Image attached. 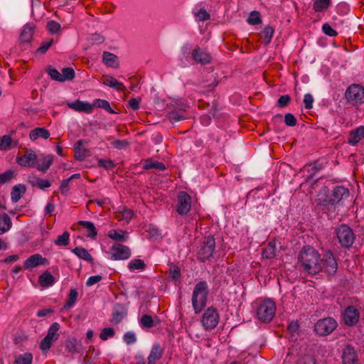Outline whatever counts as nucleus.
<instances>
[{
	"label": "nucleus",
	"mask_w": 364,
	"mask_h": 364,
	"mask_svg": "<svg viewBox=\"0 0 364 364\" xmlns=\"http://www.w3.org/2000/svg\"><path fill=\"white\" fill-rule=\"evenodd\" d=\"M299 264L309 274H316L321 271L320 255L311 246H305L299 255Z\"/></svg>",
	"instance_id": "1"
},
{
	"label": "nucleus",
	"mask_w": 364,
	"mask_h": 364,
	"mask_svg": "<svg viewBox=\"0 0 364 364\" xmlns=\"http://www.w3.org/2000/svg\"><path fill=\"white\" fill-rule=\"evenodd\" d=\"M209 288L207 282L201 281L195 285L192 294V306L196 314H199L205 307Z\"/></svg>",
	"instance_id": "2"
},
{
	"label": "nucleus",
	"mask_w": 364,
	"mask_h": 364,
	"mask_svg": "<svg viewBox=\"0 0 364 364\" xmlns=\"http://www.w3.org/2000/svg\"><path fill=\"white\" fill-rule=\"evenodd\" d=\"M215 241L212 235L204 238L203 241L197 247L196 258L200 262L210 260L215 252Z\"/></svg>",
	"instance_id": "3"
},
{
	"label": "nucleus",
	"mask_w": 364,
	"mask_h": 364,
	"mask_svg": "<svg viewBox=\"0 0 364 364\" xmlns=\"http://www.w3.org/2000/svg\"><path fill=\"white\" fill-rule=\"evenodd\" d=\"M275 311V303L271 299H264L257 307V318L263 323H269L273 318Z\"/></svg>",
	"instance_id": "4"
},
{
	"label": "nucleus",
	"mask_w": 364,
	"mask_h": 364,
	"mask_svg": "<svg viewBox=\"0 0 364 364\" xmlns=\"http://www.w3.org/2000/svg\"><path fill=\"white\" fill-rule=\"evenodd\" d=\"M336 234L338 242L343 247H350L355 240L353 230L346 224L339 225L336 230Z\"/></svg>",
	"instance_id": "5"
},
{
	"label": "nucleus",
	"mask_w": 364,
	"mask_h": 364,
	"mask_svg": "<svg viewBox=\"0 0 364 364\" xmlns=\"http://www.w3.org/2000/svg\"><path fill=\"white\" fill-rule=\"evenodd\" d=\"M338 326L337 321L332 317L318 320L314 326V331L319 336L330 335Z\"/></svg>",
	"instance_id": "6"
},
{
	"label": "nucleus",
	"mask_w": 364,
	"mask_h": 364,
	"mask_svg": "<svg viewBox=\"0 0 364 364\" xmlns=\"http://www.w3.org/2000/svg\"><path fill=\"white\" fill-rule=\"evenodd\" d=\"M219 313L216 308L210 306L207 308L203 312L200 322L202 326L205 331L214 329L219 323Z\"/></svg>",
	"instance_id": "7"
},
{
	"label": "nucleus",
	"mask_w": 364,
	"mask_h": 364,
	"mask_svg": "<svg viewBox=\"0 0 364 364\" xmlns=\"http://www.w3.org/2000/svg\"><path fill=\"white\" fill-rule=\"evenodd\" d=\"M321 271L324 272L329 279L332 278L338 269L336 258L331 251H328L320 257Z\"/></svg>",
	"instance_id": "8"
},
{
	"label": "nucleus",
	"mask_w": 364,
	"mask_h": 364,
	"mask_svg": "<svg viewBox=\"0 0 364 364\" xmlns=\"http://www.w3.org/2000/svg\"><path fill=\"white\" fill-rule=\"evenodd\" d=\"M345 97L347 101L353 105L364 103V87L360 85L353 84L348 87Z\"/></svg>",
	"instance_id": "9"
},
{
	"label": "nucleus",
	"mask_w": 364,
	"mask_h": 364,
	"mask_svg": "<svg viewBox=\"0 0 364 364\" xmlns=\"http://www.w3.org/2000/svg\"><path fill=\"white\" fill-rule=\"evenodd\" d=\"M111 258L114 260L127 259L131 256L130 249L120 243H115L110 249Z\"/></svg>",
	"instance_id": "10"
},
{
	"label": "nucleus",
	"mask_w": 364,
	"mask_h": 364,
	"mask_svg": "<svg viewBox=\"0 0 364 364\" xmlns=\"http://www.w3.org/2000/svg\"><path fill=\"white\" fill-rule=\"evenodd\" d=\"M360 311L354 306H348L343 314V320L348 326H355L359 321Z\"/></svg>",
	"instance_id": "11"
},
{
	"label": "nucleus",
	"mask_w": 364,
	"mask_h": 364,
	"mask_svg": "<svg viewBox=\"0 0 364 364\" xmlns=\"http://www.w3.org/2000/svg\"><path fill=\"white\" fill-rule=\"evenodd\" d=\"M37 161V155L35 152L29 149H26L25 154L22 156L18 155L16 162L18 165L25 167L36 166Z\"/></svg>",
	"instance_id": "12"
},
{
	"label": "nucleus",
	"mask_w": 364,
	"mask_h": 364,
	"mask_svg": "<svg viewBox=\"0 0 364 364\" xmlns=\"http://www.w3.org/2000/svg\"><path fill=\"white\" fill-rule=\"evenodd\" d=\"M191 208V197L185 191H181L178 196L177 213L179 215H186Z\"/></svg>",
	"instance_id": "13"
},
{
	"label": "nucleus",
	"mask_w": 364,
	"mask_h": 364,
	"mask_svg": "<svg viewBox=\"0 0 364 364\" xmlns=\"http://www.w3.org/2000/svg\"><path fill=\"white\" fill-rule=\"evenodd\" d=\"M332 203L329 195L319 196L316 200V208L324 213H328L330 211L335 212L336 205Z\"/></svg>",
	"instance_id": "14"
},
{
	"label": "nucleus",
	"mask_w": 364,
	"mask_h": 364,
	"mask_svg": "<svg viewBox=\"0 0 364 364\" xmlns=\"http://www.w3.org/2000/svg\"><path fill=\"white\" fill-rule=\"evenodd\" d=\"M75 158L78 161H83L90 156V149L87 148L86 140H79L74 146Z\"/></svg>",
	"instance_id": "15"
},
{
	"label": "nucleus",
	"mask_w": 364,
	"mask_h": 364,
	"mask_svg": "<svg viewBox=\"0 0 364 364\" xmlns=\"http://www.w3.org/2000/svg\"><path fill=\"white\" fill-rule=\"evenodd\" d=\"M193 59L201 65H206L210 63L212 60L211 55L206 50L200 48L197 46L192 52Z\"/></svg>",
	"instance_id": "16"
},
{
	"label": "nucleus",
	"mask_w": 364,
	"mask_h": 364,
	"mask_svg": "<svg viewBox=\"0 0 364 364\" xmlns=\"http://www.w3.org/2000/svg\"><path fill=\"white\" fill-rule=\"evenodd\" d=\"M343 364H355L358 361V355L355 348L350 345L346 346L343 350Z\"/></svg>",
	"instance_id": "17"
},
{
	"label": "nucleus",
	"mask_w": 364,
	"mask_h": 364,
	"mask_svg": "<svg viewBox=\"0 0 364 364\" xmlns=\"http://www.w3.org/2000/svg\"><path fill=\"white\" fill-rule=\"evenodd\" d=\"M350 195L349 190L344 186H338L334 188L330 196L332 203L338 204L342 199L347 198Z\"/></svg>",
	"instance_id": "18"
},
{
	"label": "nucleus",
	"mask_w": 364,
	"mask_h": 364,
	"mask_svg": "<svg viewBox=\"0 0 364 364\" xmlns=\"http://www.w3.org/2000/svg\"><path fill=\"white\" fill-rule=\"evenodd\" d=\"M36 26L33 23L26 24L20 34L21 43H30L32 41Z\"/></svg>",
	"instance_id": "19"
},
{
	"label": "nucleus",
	"mask_w": 364,
	"mask_h": 364,
	"mask_svg": "<svg viewBox=\"0 0 364 364\" xmlns=\"http://www.w3.org/2000/svg\"><path fill=\"white\" fill-rule=\"evenodd\" d=\"M66 105L71 109L77 111V112H83L85 113H91L93 109V107L91 104L87 102H82L79 100H75V102H66Z\"/></svg>",
	"instance_id": "20"
},
{
	"label": "nucleus",
	"mask_w": 364,
	"mask_h": 364,
	"mask_svg": "<svg viewBox=\"0 0 364 364\" xmlns=\"http://www.w3.org/2000/svg\"><path fill=\"white\" fill-rule=\"evenodd\" d=\"M48 262L47 259L43 257L39 254H35L29 257L23 263L25 269H31L38 267L41 264H45Z\"/></svg>",
	"instance_id": "21"
},
{
	"label": "nucleus",
	"mask_w": 364,
	"mask_h": 364,
	"mask_svg": "<svg viewBox=\"0 0 364 364\" xmlns=\"http://www.w3.org/2000/svg\"><path fill=\"white\" fill-rule=\"evenodd\" d=\"M164 349L159 343H156L153 346L150 354L148 357L149 364H155L156 362L160 360L163 355Z\"/></svg>",
	"instance_id": "22"
},
{
	"label": "nucleus",
	"mask_w": 364,
	"mask_h": 364,
	"mask_svg": "<svg viewBox=\"0 0 364 364\" xmlns=\"http://www.w3.org/2000/svg\"><path fill=\"white\" fill-rule=\"evenodd\" d=\"M102 62L107 67L117 68L119 67L118 58L116 55L105 51L102 55Z\"/></svg>",
	"instance_id": "23"
},
{
	"label": "nucleus",
	"mask_w": 364,
	"mask_h": 364,
	"mask_svg": "<svg viewBox=\"0 0 364 364\" xmlns=\"http://www.w3.org/2000/svg\"><path fill=\"white\" fill-rule=\"evenodd\" d=\"M277 252L276 241H271L262 250V257L265 259H272L276 257Z\"/></svg>",
	"instance_id": "24"
},
{
	"label": "nucleus",
	"mask_w": 364,
	"mask_h": 364,
	"mask_svg": "<svg viewBox=\"0 0 364 364\" xmlns=\"http://www.w3.org/2000/svg\"><path fill=\"white\" fill-rule=\"evenodd\" d=\"M103 84L114 88L117 91H122L125 89V86L122 82H118L114 77L110 75L103 76Z\"/></svg>",
	"instance_id": "25"
},
{
	"label": "nucleus",
	"mask_w": 364,
	"mask_h": 364,
	"mask_svg": "<svg viewBox=\"0 0 364 364\" xmlns=\"http://www.w3.org/2000/svg\"><path fill=\"white\" fill-rule=\"evenodd\" d=\"M26 188L23 184H18L12 188L11 193V200L14 203H17L22 196L26 193Z\"/></svg>",
	"instance_id": "26"
},
{
	"label": "nucleus",
	"mask_w": 364,
	"mask_h": 364,
	"mask_svg": "<svg viewBox=\"0 0 364 364\" xmlns=\"http://www.w3.org/2000/svg\"><path fill=\"white\" fill-rule=\"evenodd\" d=\"M55 281V277L48 271H46L38 277V283L42 287L52 286Z\"/></svg>",
	"instance_id": "27"
},
{
	"label": "nucleus",
	"mask_w": 364,
	"mask_h": 364,
	"mask_svg": "<svg viewBox=\"0 0 364 364\" xmlns=\"http://www.w3.org/2000/svg\"><path fill=\"white\" fill-rule=\"evenodd\" d=\"M65 346L66 350L71 353H78L82 348L80 341H77L76 338L67 340Z\"/></svg>",
	"instance_id": "28"
},
{
	"label": "nucleus",
	"mask_w": 364,
	"mask_h": 364,
	"mask_svg": "<svg viewBox=\"0 0 364 364\" xmlns=\"http://www.w3.org/2000/svg\"><path fill=\"white\" fill-rule=\"evenodd\" d=\"M28 182L32 186H36L42 190L49 188L51 186L49 181L36 176H30L28 178Z\"/></svg>",
	"instance_id": "29"
},
{
	"label": "nucleus",
	"mask_w": 364,
	"mask_h": 364,
	"mask_svg": "<svg viewBox=\"0 0 364 364\" xmlns=\"http://www.w3.org/2000/svg\"><path fill=\"white\" fill-rule=\"evenodd\" d=\"M77 224L80 226L84 227L87 230V236L92 239H95L97 235V230L95 228L93 223L90 221H78Z\"/></svg>",
	"instance_id": "30"
},
{
	"label": "nucleus",
	"mask_w": 364,
	"mask_h": 364,
	"mask_svg": "<svg viewBox=\"0 0 364 364\" xmlns=\"http://www.w3.org/2000/svg\"><path fill=\"white\" fill-rule=\"evenodd\" d=\"M20 132L28 134L29 136H50V132L44 127H36L28 132L27 128L24 126V129Z\"/></svg>",
	"instance_id": "31"
},
{
	"label": "nucleus",
	"mask_w": 364,
	"mask_h": 364,
	"mask_svg": "<svg viewBox=\"0 0 364 364\" xmlns=\"http://www.w3.org/2000/svg\"><path fill=\"white\" fill-rule=\"evenodd\" d=\"M168 117L171 122H176L187 118V113L183 109H175L168 113Z\"/></svg>",
	"instance_id": "32"
},
{
	"label": "nucleus",
	"mask_w": 364,
	"mask_h": 364,
	"mask_svg": "<svg viewBox=\"0 0 364 364\" xmlns=\"http://www.w3.org/2000/svg\"><path fill=\"white\" fill-rule=\"evenodd\" d=\"M11 227V220L6 213L0 214V235L7 232Z\"/></svg>",
	"instance_id": "33"
},
{
	"label": "nucleus",
	"mask_w": 364,
	"mask_h": 364,
	"mask_svg": "<svg viewBox=\"0 0 364 364\" xmlns=\"http://www.w3.org/2000/svg\"><path fill=\"white\" fill-rule=\"evenodd\" d=\"M72 252L74 254H75L79 258L86 260L90 263L93 262L92 257L85 248L77 247L73 249Z\"/></svg>",
	"instance_id": "34"
},
{
	"label": "nucleus",
	"mask_w": 364,
	"mask_h": 364,
	"mask_svg": "<svg viewBox=\"0 0 364 364\" xmlns=\"http://www.w3.org/2000/svg\"><path fill=\"white\" fill-rule=\"evenodd\" d=\"M18 144V141L13 138H0V150H9Z\"/></svg>",
	"instance_id": "35"
},
{
	"label": "nucleus",
	"mask_w": 364,
	"mask_h": 364,
	"mask_svg": "<svg viewBox=\"0 0 364 364\" xmlns=\"http://www.w3.org/2000/svg\"><path fill=\"white\" fill-rule=\"evenodd\" d=\"M144 169L149 170L151 168H155L159 171H164L166 169L165 165L162 162L153 161L151 159H148L145 160L144 165Z\"/></svg>",
	"instance_id": "36"
},
{
	"label": "nucleus",
	"mask_w": 364,
	"mask_h": 364,
	"mask_svg": "<svg viewBox=\"0 0 364 364\" xmlns=\"http://www.w3.org/2000/svg\"><path fill=\"white\" fill-rule=\"evenodd\" d=\"M77 296H78V292H77V289H71L69 292L67 301L63 306V309L68 310V309H70L71 307H73L77 301Z\"/></svg>",
	"instance_id": "37"
},
{
	"label": "nucleus",
	"mask_w": 364,
	"mask_h": 364,
	"mask_svg": "<svg viewBox=\"0 0 364 364\" xmlns=\"http://www.w3.org/2000/svg\"><path fill=\"white\" fill-rule=\"evenodd\" d=\"M122 306L120 304H116L114 308V311L112 313V317L110 321L112 325H117L120 323L124 317L122 313L120 311L122 309Z\"/></svg>",
	"instance_id": "38"
},
{
	"label": "nucleus",
	"mask_w": 364,
	"mask_h": 364,
	"mask_svg": "<svg viewBox=\"0 0 364 364\" xmlns=\"http://www.w3.org/2000/svg\"><path fill=\"white\" fill-rule=\"evenodd\" d=\"M130 143L126 139H111L109 148L116 149H125L129 147Z\"/></svg>",
	"instance_id": "39"
},
{
	"label": "nucleus",
	"mask_w": 364,
	"mask_h": 364,
	"mask_svg": "<svg viewBox=\"0 0 364 364\" xmlns=\"http://www.w3.org/2000/svg\"><path fill=\"white\" fill-rule=\"evenodd\" d=\"M33 355L31 353H26L16 357L14 364H32Z\"/></svg>",
	"instance_id": "40"
},
{
	"label": "nucleus",
	"mask_w": 364,
	"mask_h": 364,
	"mask_svg": "<svg viewBox=\"0 0 364 364\" xmlns=\"http://www.w3.org/2000/svg\"><path fill=\"white\" fill-rule=\"evenodd\" d=\"M97 166L107 171H112L116 167L117 164L111 159H97Z\"/></svg>",
	"instance_id": "41"
},
{
	"label": "nucleus",
	"mask_w": 364,
	"mask_h": 364,
	"mask_svg": "<svg viewBox=\"0 0 364 364\" xmlns=\"http://www.w3.org/2000/svg\"><path fill=\"white\" fill-rule=\"evenodd\" d=\"M108 236L117 241L124 242L127 239V236L125 235V232L122 230H110L108 232Z\"/></svg>",
	"instance_id": "42"
},
{
	"label": "nucleus",
	"mask_w": 364,
	"mask_h": 364,
	"mask_svg": "<svg viewBox=\"0 0 364 364\" xmlns=\"http://www.w3.org/2000/svg\"><path fill=\"white\" fill-rule=\"evenodd\" d=\"M128 267L130 271L144 270L146 268V264L142 259H134L129 262Z\"/></svg>",
	"instance_id": "43"
},
{
	"label": "nucleus",
	"mask_w": 364,
	"mask_h": 364,
	"mask_svg": "<svg viewBox=\"0 0 364 364\" xmlns=\"http://www.w3.org/2000/svg\"><path fill=\"white\" fill-rule=\"evenodd\" d=\"M274 33V30L271 26H267L264 28L262 34L264 37L263 43L264 45H268L271 42Z\"/></svg>",
	"instance_id": "44"
},
{
	"label": "nucleus",
	"mask_w": 364,
	"mask_h": 364,
	"mask_svg": "<svg viewBox=\"0 0 364 364\" xmlns=\"http://www.w3.org/2000/svg\"><path fill=\"white\" fill-rule=\"evenodd\" d=\"M75 76V71L72 68H65L62 69V73H60V82L65 80H72Z\"/></svg>",
	"instance_id": "45"
},
{
	"label": "nucleus",
	"mask_w": 364,
	"mask_h": 364,
	"mask_svg": "<svg viewBox=\"0 0 364 364\" xmlns=\"http://www.w3.org/2000/svg\"><path fill=\"white\" fill-rule=\"evenodd\" d=\"M60 329V324L57 322L53 323L49 328L46 336L52 340L57 341L59 338L58 331Z\"/></svg>",
	"instance_id": "46"
},
{
	"label": "nucleus",
	"mask_w": 364,
	"mask_h": 364,
	"mask_svg": "<svg viewBox=\"0 0 364 364\" xmlns=\"http://www.w3.org/2000/svg\"><path fill=\"white\" fill-rule=\"evenodd\" d=\"M331 4V0H316L313 4V9L316 12H321L327 9Z\"/></svg>",
	"instance_id": "47"
},
{
	"label": "nucleus",
	"mask_w": 364,
	"mask_h": 364,
	"mask_svg": "<svg viewBox=\"0 0 364 364\" xmlns=\"http://www.w3.org/2000/svg\"><path fill=\"white\" fill-rule=\"evenodd\" d=\"M53 161V158L52 156L48 155V156H43L42 164L38 165L36 166V168L38 171H41L42 172H46L51 166Z\"/></svg>",
	"instance_id": "48"
},
{
	"label": "nucleus",
	"mask_w": 364,
	"mask_h": 364,
	"mask_svg": "<svg viewBox=\"0 0 364 364\" xmlns=\"http://www.w3.org/2000/svg\"><path fill=\"white\" fill-rule=\"evenodd\" d=\"M69 242L70 233L65 231L62 235L58 236L57 239L54 241V243L58 246H67L69 244Z\"/></svg>",
	"instance_id": "49"
},
{
	"label": "nucleus",
	"mask_w": 364,
	"mask_h": 364,
	"mask_svg": "<svg viewBox=\"0 0 364 364\" xmlns=\"http://www.w3.org/2000/svg\"><path fill=\"white\" fill-rule=\"evenodd\" d=\"M93 106L99 108H102L109 113H114V111L111 108L109 102L105 100H95L93 102Z\"/></svg>",
	"instance_id": "50"
},
{
	"label": "nucleus",
	"mask_w": 364,
	"mask_h": 364,
	"mask_svg": "<svg viewBox=\"0 0 364 364\" xmlns=\"http://www.w3.org/2000/svg\"><path fill=\"white\" fill-rule=\"evenodd\" d=\"M15 176V172L11 169L7 170L3 173H0V184L10 182Z\"/></svg>",
	"instance_id": "51"
},
{
	"label": "nucleus",
	"mask_w": 364,
	"mask_h": 364,
	"mask_svg": "<svg viewBox=\"0 0 364 364\" xmlns=\"http://www.w3.org/2000/svg\"><path fill=\"white\" fill-rule=\"evenodd\" d=\"M247 22L250 25H258L262 23L261 16L259 11H253L250 13L247 19Z\"/></svg>",
	"instance_id": "52"
},
{
	"label": "nucleus",
	"mask_w": 364,
	"mask_h": 364,
	"mask_svg": "<svg viewBox=\"0 0 364 364\" xmlns=\"http://www.w3.org/2000/svg\"><path fill=\"white\" fill-rule=\"evenodd\" d=\"M60 24L53 20L48 21L46 23V29L51 34L57 33L60 31Z\"/></svg>",
	"instance_id": "53"
},
{
	"label": "nucleus",
	"mask_w": 364,
	"mask_h": 364,
	"mask_svg": "<svg viewBox=\"0 0 364 364\" xmlns=\"http://www.w3.org/2000/svg\"><path fill=\"white\" fill-rule=\"evenodd\" d=\"M141 325L147 328H151L155 326L152 317L149 315H143L140 318Z\"/></svg>",
	"instance_id": "54"
},
{
	"label": "nucleus",
	"mask_w": 364,
	"mask_h": 364,
	"mask_svg": "<svg viewBox=\"0 0 364 364\" xmlns=\"http://www.w3.org/2000/svg\"><path fill=\"white\" fill-rule=\"evenodd\" d=\"M55 341L50 339L48 336H46V337L42 339L40 343V348L43 352H47L50 348L52 346L53 343Z\"/></svg>",
	"instance_id": "55"
},
{
	"label": "nucleus",
	"mask_w": 364,
	"mask_h": 364,
	"mask_svg": "<svg viewBox=\"0 0 364 364\" xmlns=\"http://www.w3.org/2000/svg\"><path fill=\"white\" fill-rule=\"evenodd\" d=\"M46 72L52 80L60 82V73H59L55 68L49 65L46 69Z\"/></svg>",
	"instance_id": "56"
},
{
	"label": "nucleus",
	"mask_w": 364,
	"mask_h": 364,
	"mask_svg": "<svg viewBox=\"0 0 364 364\" xmlns=\"http://www.w3.org/2000/svg\"><path fill=\"white\" fill-rule=\"evenodd\" d=\"M291 100V97L289 95H282L277 100V105L279 108H284L288 106Z\"/></svg>",
	"instance_id": "57"
},
{
	"label": "nucleus",
	"mask_w": 364,
	"mask_h": 364,
	"mask_svg": "<svg viewBox=\"0 0 364 364\" xmlns=\"http://www.w3.org/2000/svg\"><path fill=\"white\" fill-rule=\"evenodd\" d=\"M114 336V331L112 328H104L100 335V338L102 341H106L109 337H113Z\"/></svg>",
	"instance_id": "58"
},
{
	"label": "nucleus",
	"mask_w": 364,
	"mask_h": 364,
	"mask_svg": "<svg viewBox=\"0 0 364 364\" xmlns=\"http://www.w3.org/2000/svg\"><path fill=\"white\" fill-rule=\"evenodd\" d=\"M296 364H317L316 358L309 355L301 357Z\"/></svg>",
	"instance_id": "59"
},
{
	"label": "nucleus",
	"mask_w": 364,
	"mask_h": 364,
	"mask_svg": "<svg viewBox=\"0 0 364 364\" xmlns=\"http://www.w3.org/2000/svg\"><path fill=\"white\" fill-rule=\"evenodd\" d=\"M181 270L178 267L175 266L169 269V277L174 281H177L181 278Z\"/></svg>",
	"instance_id": "60"
},
{
	"label": "nucleus",
	"mask_w": 364,
	"mask_h": 364,
	"mask_svg": "<svg viewBox=\"0 0 364 364\" xmlns=\"http://www.w3.org/2000/svg\"><path fill=\"white\" fill-rule=\"evenodd\" d=\"M284 122L289 127H294L297 123V119L294 114L287 113L284 116Z\"/></svg>",
	"instance_id": "61"
},
{
	"label": "nucleus",
	"mask_w": 364,
	"mask_h": 364,
	"mask_svg": "<svg viewBox=\"0 0 364 364\" xmlns=\"http://www.w3.org/2000/svg\"><path fill=\"white\" fill-rule=\"evenodd\" d=\"M323 32L331 37H334L338 35V33L331 28L328 23H324L322 26Z\"/></svg>",
	"instance_id": "62"
},
{
	"label": "nucleus",
	"mask_w": 364,
	"mask_h": 364,
	"mask_svg": "<svg viewBox=\"0 0 364 364\" xmlns=\"http://www.w3.org/2000/svg\"><path fill=\"white\" fill-rule=\"evenodd\" d=\"M195 16L198 21H206L210 17V14L203 9H200L196 13Z\"/></svg>",
	"instance_id": "63"
},
{
	"label": "nucleus",
	"mask_w": 364,
	"mask_h": 364,
	"mask_svg": "<svg viewBox=\"0 0 364 364\" xmlns=\"http://www.w3.org/2000/svg\"><path fill=\"white\" fill-rule=\"evenodd\" d=\"M53 43V40L51 38L46 42H43L42 45L37 49L36 53H45Z\"/></svg>",
	"instance_id": "64"
}]
</instances>
